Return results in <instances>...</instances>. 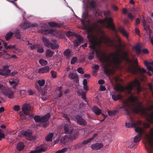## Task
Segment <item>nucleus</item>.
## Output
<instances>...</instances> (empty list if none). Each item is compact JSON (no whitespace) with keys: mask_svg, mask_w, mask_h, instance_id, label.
<instances>
[{"mask_svg":"<svg viewBox=\"0 0 153 153\" xmlns=\"http://www.w3.org/2000/svg\"><path fill=\"white\" fill-rule=\"evenodd\" d=\"M87 36L90 43L89 47L91 51L88 59L92 60L94 58L93 54L95 53L104 65L102 67H104V71L106 74H108V72L106 67L111 66L113 68L121 69L120 64L123 59L129 63L126 70L130 73L136 74L146 72L144 68L134 66L132 61L128 58L127 53L120 51L119 46L107 37L101 29L99 28L94 32H89Z\"/></svg>","mask_w":153,"mask_h":153,"instance_id":"f257e3e1","label":"nucleus"},{"mask_svg":"<svg viewBox=\"0 0 153 153\" xmlns=\"http://www.w3.org/2000/svg\"><path fill=\"white\" fill-rule=\"evenodd\" d=\"M134 87L135 88L137 93H139L142 90L139 82L136 79L129 83L125 88L122 87V90H126L129 95V97L128 99L124 101L120 109H123L129 117H133L132 116L133 113H140L144 115L148 122L153 123V111L151 113H149L147 111H152L153 105L151 104L153 103V101L151 99V97H150V99L146 101L147 108H144L141 103L138 101L137 96H134V94L136 93V90H134V92H132Z\"/></svg>","mask_w":153,"mask_h":153,"instance_id":"f03ea898","label":"nucleus"},{"mask_svg":"<svg viewBox=\"0 0 153 153\" xmlns=\"http://www.w3.org/2000/svg\"><path fill=\"white\" fill-rule=\"evenodd\" d=\"M130 121L126 123V126L128 128H134L137 135L134 138V142H139L144 134L145 148L148 153H153V128H151L149 133H146L142 128V123L140 120H136L132 117H129Z\"/></svg>","mask_w":153,"mask_h":153,"instance_id":"7ed1b4c3","label":"nucleus"},{"mask_svg":"<svg viewBox=\"0 0 153 153\" xmlns=\"http://www.w3.org/2000/svg\"><path fill=\"white\" fill-rule=\"evenodd\" d=\"M48 27V25L47 23L40 24V26L38 27L39 29L38 32L44 35L50 34L58 38H62L63 37L64 34V33L62 31L55 30L53 29H47Z\"/></svg>","mask_w":153,"mask_h":153,"instance_id":"20e7f679","label":"nucleus"},{"mask_svg":"<svg viewBox=\"0 0 153 153\" xmlns=\"http://www.w3.org/2000/svg\"><path fill=\"white\" fill-rule=\"evenodd\" d=\"M110 11L107 10L104 12V13L105 16L104 19H100L98 20V22L102 24V25L108 28H111L112 30L116 32L114 27V23L113 22V19L111 17H108L107 16L110 15Z\"/></svg>","mask_w":153,"mask_h":153,"instance_id":"39448f33","label":"nucleus"},{"mask_svg":"<svg viewBox=\"0 0 153 153\" xmlns=\"http://www.w3.org/2000/svg\"><path fill=\"white\" fill-rule=\"evenodd\" d=\"M63 117L65 118V122L67 123L63 124L64 133L65 134H71L73 131V128L72 124L70 123V120L66 114H63Z\"/></svg>","mask_w":153,"mask_h":153,"instance_id":"423d86ee","label":"nucleus"},{"mask_svg":"<svg viewBox=\"0 0 153 153\" xmlns=\"http://www.w3.org/2000/svg\"><path fill=\"white\" fill-rule=\"evenodd\" d=\"M42 41L45 46L47 47H50L52 49H56L59 46L56 40H49L45 37L42 38Z\"/></svg>","mask_w":153,"mask_h":153,"instance_id":"0eeeda50","label":"nucleus"},{"mask_svg":"<svg viewBox=\"0 0 153 153\" xmlns=\"http://www.w3.org/2000/svg\"><path fill=\"white\" fill-rule=\"evenodd\" d=\"M7 45L6 43L3 40L0 39V55L7 59L9 57V55L7 52L4 51V48Z\"/></svg>","mask_w":153,"mask_h":153,"instance_id":"6e6552de","label":"nucleus"},{"mask_svg":"<svg viewBox=\"0 0 153 153\" xmlns=\"http://www.w3.org/2000/svg\"><path fill=\"white\" fill-rule=\"evenodd\" d=\"M13 35L14 37L17 39H21V36L19 30H16L13 32L10 31L7 33L5 37L6 40V41L9 40Z\"/></svg>","mask_w":153,"mask_h":153,"instance_id":"1a4fd4ad","label":"nucleus"},{"mask_svg":"<svg viewBox=\"0 0 153 153\" xmlns=\"http://www.w3.org/2000/svg\"><path fill=\"white\" fill-rule=\"evenodd\" d=\"M50 117V114L49 113H48L46 114L42 117L38 115L35 116L34 117V119L36 122L44 123L46 121H48Z\"/></svg>","mask_w":153,"mask_h":153,"instance_id":"9d476101","label":"nucleus"},{"mask_svg":"<svg viewBox=\"0 0 153 153\" xmlns=\"http://www.w3.org/2000/svg\"><path fill=\"white\" fill-rule=\"evenodd\" d=\"M37 25L36 23H30L28 21H25L23 23L21 24L20 27L23 29H26L30 27H36Z\"/></svg>","mask_w":153,"mask_h":153,"instance_id":"9b49d317","label":"nucleus"},{"mask_svg":"<svg viewBox=\"0 0 153 153\" xmlns=\"http://www.w3.org/2000/svg\"><path fill=\"white\" fill-rule=\"evenodd\" d=\"M94 136L90 138L89 139H86L84 141H83L82 143H79L76 145H74L71 146V149H72L75 150L76 149L79 148L81 147L83 145H84L88 143L91 142L93 140V138Z\"/></svg>","mask_w":153,"mask_h":153,"instance_id":"f8f14e48","label":"nucleus"},{"mask_svg":"<svg viewBox=\"0 0 153 153\" xmlns=\"http://www.w3.org/2000/svg\"><path fill=\"white\" fill-rule=\"evenodd\" d=\"M22 110L25 114L28 115L32 111L31 106L29 103H25L22 105Z\"/></svg>","mask_w":153,"mask_h":153,"instance_id":"ddd939ff","label":"nucleus"},{"mask_svg":"<svg viewBox=\"0 0 153 153\" xmlns=\"http://www.w3.org/2000/svg\"><path fill=\"white\" fill-rule=\"evenodd\" d=\"M90 18L89 16L87 11L84 12L82 15V19L81 20V23L83 25H85V22L88 23L90 21Z\"/></svg>","mask_w":153,"mask_h":153,"instance_id":"4468645a","label":"nucleus"},{"mask_svg":"<svg viewBox=\"0 0 153 153\" xmlns=\"http://www.w3.org/2000/svg\"><path fill=\"white\" fill-rule=\"evenodd\" d=\"M83 2L84 6L87 9L90 7L91 8H94L96 5V2L93 0H87L85 3L84 0H83Z\"/></svg>","mask_w":153,"mask_h":153,"instance_id":"2eb2a0df","label":"nucleus"},{"mask_svg":"<svg viewBox=\"0 0 153 153\" xmlns=\"http://www.w3.org/2000/svg\"><path fill=\"white\" fill-rule=\"evenodd\" d=\"M1 93L6 95L10 98H12L13 97L14 92L12 91L10 89L8 88L6 86H4L3 91Z\"/></svg>","mask_w":153,"mask_h":153,"instance_id":"dca6fc26","label":"nucleus"},{"mask_svg":"<svg viewBox=\"0 0 153 153\" xmlns=\"http://www.w3.org/2000/svg\"><path fill=\"white\" fill-rule=\"evenodd\" d=\"M11 70L8 69V66L5 65L3 67L2 69H0V75L6 76H8Z\"/></svg>","mask_w":153,"mask_h":153,"instance_id":"f3484780","label":"nucleus"},{"mask_svg":"<svg viewBox=\"0 0 153 153\" xmlns=\"http://www.w3.org/2000/svg\"><path fill=\"white\" fill-rule=\"evenodd\" d=\"M22 40L24 41H25L26 44L28 46L29 48L31 50L35 48L34 45V41L31 39H28L26 38H24Z\"/></svg>","mask_w":153,"mask_h":153,"instance_id":"a211bd4d","label":"nucleus"},{"mask_svg":"<svg viewBox=\"0 0 153 153\" xmlns=\"http://www.w3.org/2000/svg\"><path fill=\"white\" fill-rule=\"evenodd\" d=\"M74 36L76 38V40L74 42V45L76 46H78L82 42L83 38L81 36L76 33H75Z\"/></svg>","mask_w":153,"mask_h":153,"instance_id":"6ab92c4d","label":"nucleus"},{"mask_svg":"<svg viewBox=\"0 0 153 153\" xmlns=\"http://www.w3.org/2000/svg\"><path fill=\"white\" fill-rule=\"evenodd\" d=\"M75 118L77 120L78 123L79 125L84 126L86 125V121L81 116L79 115H76L75 116Z\"/></svg>","mask_w":153,"mask_h":153,"instance_id":"aec40b11","label":"nucleus"},{"mask_svg":"<svg viewBox=\"0 0 153 153\" xmlns=\"http://www.w3.org/2000/svg\"><path fill=\"white\" fill-rule=\"evenodd\" d=\"M19 135L20 137L23 136L26 137H30L32 135V133L31 131L29 130L20 132L19 133Z\"/></svg>","mask_w":153,"mask_h":153,"instance_id":"412c9836","label":"nucleus"},{"mask_svg":"<svg viewBox=\"0 0 153 153\" xmlns=\"http://www.w3.org/2000/svg\"><path fill=\"white\" fill-rule=\"evenodd\" d=\"M46 149V145H42L37 147L35 148V151H36V153H40L45 152Z\"/></svg>","mask_w":153,"mask_h":153,"instance_id":"4be33fe9","label":"nucleus"},{"mask_svg":"<svg viewBox=\"0 0 153 153\" xmlns=\"http://www.w3.org/2000/svg\"><path fill=\"white\" fill-rule=\"evenodd\" d=\"M103 144L101 143H97L91 145V148L93 150H98L101 148Z\"/></svg>","mask_w":153,"mask_h":153,"instance_id":"5701e85b","label":"nucleus"},{"mask_svg":"<svg viewBox=\"0 0 153 153\" xmlns=\"http://www.w3.org/2000/svg\"><path fill=\"white\" fill-rule=\"evenodd\" d=\"M49 70V67L48 66H46L44 67L39 69L38 72L39 74L45 73L48 72Z\"/></svg>","mask_w":153,"mask_h":153,"instance_id":"b1692460","label":"nucleus"},{"mask_svg":"<svg viewBox=\"0 0 153 153\" xmlns=\"http://www.w3.org/2000/svg\"><path fill=\"white\" fill-rule=\"evenodd\" d=\"M68 77L71 79L74 80L76 82L78 81L77 76L76 74L70 72L69 74Z\"/></svg>","mask_w":153,"mask_h":153,"instance_id":"393cba45","label":"nucleus"},{"mask_svg":"<svg viewBox=\"0 0 153 153\" xmlns=\"http://www.w3.org/2000/svg\"><path fill=\"white\" fill-rule=\"evenodd\" d=\"M148 86L149 90V92L148 93V95L149 97L151 96L153 98V85L151 83H149L148 84Z\"/></svg>","mask_w":153,"mask_h":153,"instance_id":"a878e982","label":"nucleus"},{"mask_svg":"<svg viewBox=\"0 0 153 153\" xmlns=\"http://www.w3.org/2000/svg\"><path fill=\"white\" fill-rule=\"evenodd\" d=\"M5 48V49H13V51L15 52V53H17V52H18L20 51L19 49H17V48H15V46L14 45H8L7 47L6 46L4 48V49Z\"/></svg>","mask_w":153,"mask_h":153,"instance_id":"bb28decb","label":"nucleus"},{"mask_svg":"<svg viewBox=\"0 0 153 153\" xmlns=\"http://www.w3.org/2000/svg\"><path fill=\"white\" fill-rule=\"evenodd\" d=\"M119 31L123 34L126 38L128 37V35L125 29L122 27H120L119 28Z\"/></svg>","mask_w":153,"mask_h":153,"instance_id":"cd10ccee","label":"nucleus"},{"mask_svg":"<svg viewBox=\"0 0 153 153\" xmlns=\"http://www.w3.org/2000/svg\"><path fill=\"white\" fill-rule=\"evenodd\" d=\"M92 111L97 115L100 114L101 112V110L96 106H94L92 109Z\"/></svg>","mask_w":153,"mask_h":153,"instance_id":"c85d7f7f","label":"nucleus"},{"mask_svg":"<svg viewBox=\"0 0 153 153\" xmlns=\"http://www.w3.org/2000/svg\"><path fill=\"white\" fill-rule=\"evenodd\" d=\"M111 95L112 99L115 101H116L118 99H121L122 97V96L119 94H113Z\"/></svg>","mask_w":153,"mask_h":153,"instance_id":"c756f323","label":"nucleus"},{"mask_svg":"<svg viewBox=\"0 0 153 153\" xmlns=\"http://www.w3.org/2000/svg\"><path fill=\"white\" fill-rule=\"evenodd\" d=\"M48 23L49 25L51 27H60L62 25V24H59L53 22H48Z\"/></svg>","mask_w":153,"mask_h":153,"instance_id":"7c9ffc66","label":"nucleus"},{"mask_svg":"<svg viewBox=\"0 0 153 153\" xmlns=\"http://www.w3.org/2000/svg\"><path fill=\"white\" fill-rule=\"evenodd\" d=\"M25 147L24 144L22 142L19 143L17 145V149L19 151L22 150Z\"/></svg>","mask_w":153,"mask_h":153,"instance_id":"2f4dec72","label":"nucleus"},{"mask_svg":"<svg viewBox=\"0 0 153 153\" xmlns=\"http://www.w3.org/2000/svg\"><path fill=\"white\" fill-rule=\"evenodd\" d=\"M64 56L68 58L71 56V51L69 49H67L64 52Z\"/></svg>","mask_w":153,"mask_h":153,"instance_id":"473e14b6","label":"nucleus"},{"mask_svg":"<svg viewBox=\"0 0 153 153\" xmlns=\"http://www.w3.org/2000/svg\"><path fill=\"white\" fill-rule=\"evenodd\" d=\"M88 81L86 79H84L83 81V88L85 91H88V86L87 85Z\"/></svg>","mask_w":153,"mask_h":153,"instance_id":"72a5a7b5","label":"nucleus"},{"mask_svg":"<svg viewBox=\"0 0 153 153\" xmlns=\"http://www.w3.org/2000/svg\"><path fill=\"white\" fill-rule=\"evenodd\" d=\"M53 52L51 51L48 49L46 51L45 55L47 57H51L53 54Z\"/></svg>","mask_w":153,"mask_h":153,"instance_id":"f704fd0d","label":"nucleus"},{"mask_svg":"<svg viewBox=\"0 0 153 153\" xmlns=\"http://www.w3.org/2000/svg\"><path fill=\"white\" fill-rule=\"evenodd\" d=\"M68 137L67 135H65L62 137L61 139V143L64 144H65L66 143L67 141Z\"/></svg>","mask_w":153,"mask_h":153,"instance_id":"c9c22d12","label":"nucleus"},{"mask_svg":"<svg viewBox=\"0 0 153 153\" xmlns=\"http://www.w3.org/2000/svg\"><path fill=\"white\" fill-rule=\"evenodd\" d=\"M135 49L136 51L137 54H139L141 52L140 45H137L135 46Z\"/></svg>","mask_w":153,"mask_h":153,"instance_id":"e433bc0d","label":"nucleus"},{"mask_svg":"<svg viewBox=\"0 0 153 153\" xmlns=\"http://www.w3.org/2000/svg\"><path fill=\"white\" fill-rule=\"evenodd\" d=\"M53 136V134L52 133H51L49 134L46 138V140L47 141H52V137Z\"/></svg>","mask_w":153,"mask_h":153,"instance_id":"4c0bfd02","label":"nucleus"},{"mask_svg":"<svg viewBox=\"0 0 153 153\" xmlns=\"http://www.w3.org/2000/svg\"><path fill=\"white\" fill-rule=\"evenodd\" d=\"M39 62L42 66H45L48 63L47 62L46 60H45L44 59H40L39 60Z\"/></svg>","mask_w":153,"mask_h":153,"instance_id":"58836bf2","label":"nucleus"},{"mask_svg":"<svg viewBox=\"0 0 153 153\" xmlns=\"http://www.w3.org/2000/svg\"><path fill=\"white\" fill-rule=\"evenodd\" d=\"M37 83L40 87L42 86L45 83V80L44 79L39 80L37 81Z\"/></svg>","mask_w":153,"mask_h":153,"instance_id":"ea45409f","label":"nucleus"},{"mask_svg":"<svg viewBox=\"0 0 153 153\" xmlns=\"http://www.w3.org/2000/svg\"><path fill=\"white\" fill-rule=\"evenodd\" d=\"M67 150V149L66 148H64L61 150H59L56 151V153H64L66 152Z\"/></svg>","mask_w":153,"mask_h":153,"instance_id":"a19ab883","label":"nucleus"},{"mask_svg":"<svg viewBox=\"0 0 153 153\" xmlns=\"http://www.w3.org/2000/svg\"><path fill=\"white\" fill-rule=\"evenodd\" d=\"M116 112V111L115 110H113V111H108V112L109 116H112L115 114Z\"/></svg>","mask_w":153,"mask_h":153,"instance_id":"79ce46f5","label":"nucleus"},{"mask_svg":"<svg viewBox=\"0 0 153 153\" xmlns=\"http://www.w3.org/2000/svg\"><path fill=\"white\" fill-rule=\"evenodd\" d=\"M51 73L52 77H53V78H55L56 77L57 73L56 72L53 71H51Z\"/></svg>","mask_w":153,"mask_h":153,"instance_id":"37998d69","label":"nucleus"},{"mask_svg":"<svg viewBox=\"0 0 153 153\" xmlns=\"http://www.w3.org/2000/svg\"><path fill=\"white\" fill-rule=\"evenodd\" d=\"M77 59L76 57H74L72 58L71 61V64H74L77 61Z\"/></svg>","mask_w":153,"mask_h":153,"instance_id":"c03bdc74","label":"nucleus"},{"mask_svg":"<svg viewBox=\"0 0 153 153\" xmlns=\"http://www.w3.org/2000/svg\"><path fill=\"white\" fill-rule=\"evenodd\" d=\"M5 135L4 134L3 131L1 129H0V140H1L2 138H4Z\"/></svg>","mask_w":153,"mask_h":153,"instance_id":"a18cd8bd","label":"nucleus"},{"mask_svg":"<svg viewBox=\"0 0 153 153\" xmlns=\"http://www.w3.org/2000/svg\"><path fill=\"white\" fill-rule=\"evenodd\" d=\"M20 107L19 105H15L13 108V110L16 111H18L20 109Z\"/></svg>","mask_w":153,"mask_h":153,"instance_id":"49530a36","label":"nucleus"},{"mask_svg":"<svg viewBox=\"0 0 153 153\" xmlns=\"http://www.w3.org/2000/svg\"><path fill=\"white\" fill-rule=\"evenodd\" d=\"M42 123V126L44 128L47 127L49 125V122L48 121H46L44 123Z\"/></svg>","mask_w":153,"mask_h":153,"instance_id":"de8ad7c7","label":"nucleus"},{"mask_svg":"<svg viewBox=\"0 0 153 153\" xmlns=\"http://www.w3.org/2000/svg\"><path fill=\"white\" fill-rule=\"evenodd\" d=\"M75 33L73 34V33L70 31H68L66 33V35L67 36L69 37L73 35H74V34Z\"/></svg>","mask_w":153,"mask_h":153,"instance_id":"09e8293b","label":"nucleus"},{"mask_svg":"<svg viewBox=\"0 0 153 153\" xmlns=\"http://www.w3.org/2000/svg\"><path fill=\"white\" fill-rule=\"evenodd\" d=\"M77 136V135L76 134H72L70 135V138L72 140L75 139L76 137Z\"/></svg>","mask_w":153,"mask_h":153,"instance_id":"8fccbe9b","label":"nucleus"},{"mask_svg":"<svg viewBox=\"0 0 153 153\" xmlns=\"http://www.w3.org/2000/svg\"><path fill=\"white\" fill-rule=\"evenodd\" d=\"M77 71L78 72L81 74H83L84 73L83 69L81 67L78 68L77 69Z\"/></svg>","mask_w":153,"mask_h":153,"instance_id":"3c124183","label":"nucleus"},{"mask_svg":"<svg viewBox=\"0 0 153 153\" xmlns=\"http://www.w3.org/2000/svg\"><path fill=\"white\" fill-rule=\"evenodd\" d=\"M37 51L39 53H43L44 51V49L42 47H39L37 50Z\"/></svg>","mask_w":153,"mask_h":153,"instance_id":"603ef678","label":"nucleus"},{"mask_svg":"<svg viewBox=\"0 0 153 153\" xmlns=\"http://www.w3.org/2000/svg\"><path fill=\"white\" fill-rule=\"evenodd\" d=\"M143 127L146 128H148L150 126V125L149 123H143Z\"/></svg>","mask_w":153,"mask_h":153,"instance_id":"864d4df0","label":"nucleus"},{"mask_svg":"<svg viewBox=\"0 0 153 153\" xmlns=\"http://www.w3.org/2000/svg\"><path fill=\"white\" fill-rule=\"evenodd\" d=\"M106 90V88L105 86L102 85H101L100 87V90L102 91H104Z\"/></svg>","mask_w":153,"mask_h":153,"instance_id":"5fc2aeb1","label":"nucleus"},{"mask_svg":"<svg viewBox=\"0 0 153 153\" xmlns=\"http://www.w3.org/2000/svg\"><path fill=\"white\" fill-rule=\"evenodd\" d=\"M135 30L136 33L139 36H140V33L139 29L137 28H136Z\"/></svg>","mask_w":153,"mask_h":153,"instance_id":"6e6d98bb","label":"nucleus"},{"mask_svg":"<svg viewBox=\"0 0 153 153\" xmlns=\"http://www.w3.org/2000/svg\"><path fill=\"white\" fill-rule=\"evenodd\" d=\"M17 72L16 71H14L12 72L11 73H9V74L8 75V76H13L15 74H17Z\"/></svg>","mask_w":153,"mask_h":153,"instance_id":"4d7b16f0","label":"nucleus"},{"mask_svg":"<svg viewBox=\"0 0 153 153\" xmlns=\"http://www.w3.org/2000/svg\"><path fill=\"white\" fill-rule=\"evenodd\" d=\"M17 131L16 130L12 131H8L7 133L10 134H13L16 133Z\"/></svg>","mask_w":153,"mask_h":153,"instance_id":"13d9d810","label":"nucleus"},{"mask_svg":"<svg viewBox=\"0 0 153 153\" xmlns=\"http://www.w3.org/2000/svg\"><path fill=\"white\" fill-rule=\"evenodd\" d=\"M128 15L129 18L131 19V20H133L134 19V17L131 13H129Z\"/></svg>","mask_w":153,"mask_h":153,"instance_id":"bf43d9fd","label":"nucleus"},{"mask_svg":"<svg viewBox=\"0 0 153 153\" xmlns=\"http://www.w3.org/2000/svg\"><path fill=\"white\" fill-rule=\"evenodd\" d=\"M99 68V66L98 65H95L92 67V68L97 70Z\"/></svg>","mask_w":153,"mask_h":153,"instance_id":"052dcab7","label":"nucleus"},{"mask_svg":"<svg viewBox=\"0 0 153 153\" xmlns=\"http://www.w3.org/2000/svg\"><path fill=\"white\" fill-rule=\"evenodd\" d=\"M48 98V96H44L42 97V99L44 101L46 100Z\"/></svg>","mask_w":153,"mask_h":153,"instance_id":"680f3d73","label":"nucleus"},{"mask_svg":"<svg viewBox=\"0 0 153 153\" xmlns=\"http://www.w3.org/2000/svg\"><path fill=\"white\" fill-rule=\"evenodd\" d=\"M142 52L144 53L147 54L148 53V51L146 49H144L142 50Z\"/></svg>","mask_w":153,"mask_h":153,"instance_id":"e2e57ef3","label":"nucleus"},{"mask_svg":"<svg viewBox=\"0 0 153 153\" xmlns=\"http://www.w3.org/2000/svg\"><path fill=\"white\" fill-rule=\"evenodd\" d=\"M4 87V86L1 84L0 83V92L1 93L2 92V91H3V90Z\"/></svg>","mask_w":153,"mask_h":153,"instance_id":"0e129e2a","label":"nucleus"},{"mask_svg":"<svg viewBox=\"0 0 153 153\" xmlns=\"http://www.w3.org/2000/svg\"><path fill=\"white\" fill-rule=\"evenodd\" d=\"M98 82L99 84H102L104 83L105 81L102 79H100L98 81Z\"/></svg>","mask_w":153,"mask_h":153,"instance_id":"69168bd1","label":"nucleus"},{"mask_svg":"<svg viewBox=\"0 0 153 153\" xmlns=\"http://www.w3.org/2000/svg\"><path fill=\"white\" fill-rule=\"evenodd\" d=\"M140 22V20L138 18L136 19V23L135 25H137L138 24H139Z\"/></svg>","mask_w":153,"mask_h":153,"instance_id":"338daca9","label":"nucleus"},{"mask_svg":"<svg viewBox=\"0 0 153 153\" xmlns=\"http://www.w3.org/2000/svg\"><path fill=\"white\" fill-rule=\"evenodd\" d=\"M82 97L84 100H85L86 101V100H85V93H82Z\"/></svg>","mask_w":153,"mask_h":153,"instance_id":"774afa93","label":"nucleus"}]
</instances>
